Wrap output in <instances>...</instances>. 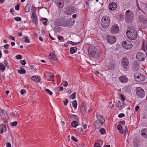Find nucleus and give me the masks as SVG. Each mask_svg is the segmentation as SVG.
Wrapping results in <instances>:
<instances>
[{"label":"nucleus","mask_w":147,"mask_h":147,"mask_svg":"<svg viewBox=\"0 0 147 147\" xmlns=\"http://www.w3.org/2000/svg\"><path fill=\"white\" fill-rule=\"evenodd\" d=\"M126 33L127 37L130 39L134 40L137 36V32L133 28H128Z\"/></svg>","instance_id":"nucleus-1"},{"label":"nucleus","mask_w":147,"mask_h":147,"mask_svg":"<svg viewBox=\"0 0 147 147\" xmlns=\"http://www.w3.org/2000/svg\"><path fill=\"white\" fill-rule=\"evenodd\" d=\"M110 18L109 16H105L103 17L101 22L102 27L104 28H107L110 24Z\"/></svg>","instance_id":"nucleus-2"},{"label":"nucleus","mask_w":147,"mask_h":147,"mask_svg":"<svg viewBox=\"0 0 147 147\" xmlns=\"http://www.w3.org/2000/svg\"><path fill=\"white\" fill-rule=\"evenodd\" d=\"M125 16L126 22L128 23H131L133 21L134 16L132 12L129 10H127L125 12Z\"/></svg>","instance_id":"nucleus-3"},{"label":"nucleus","mask_w":147,"mask_h":147,"mask_svg":"<svg viewBox=\"0 0 147 147\" xmlns=\"http://www.w3.org/2000/svg\"><path fill=\"white\" fill-rule=\"evenodd\" d=\"M97 120L96 121V124L98 125L99 126H101L105 122V120L103 118L102 116L97 115H96Z\"/></svg>","instance_id":"nucleus-4"},{"label":"nucleus","mask_w":147,"mask_h":147,"mask_svg":"<svg viewBox=\"0 0 147 147\" xmlns=\"http://www.w3.org/2000/svg\"><path fill=\"white\" fill-rule=\"evenodd\" d=\"M137 95L140 98L144 97L145 94V92L142 88L140 87H137L136 89Z\"/></svg>","instance_id":"nucleus-5"},{"label":"nucleus","mask_w":147,"mask_h":147,"mask_svg":"<svg viewBox=\"0 0 147 147\" xmlns=\"http://www.w3.org/2000/svg\"><path fill=\"white\" fill-rule=\"evenodd\" d=\"M134 76L136 81L138 82L144 81L145 80L144 76L141 74L138 73L135 74Z\"/></svg>","instance_id":"nucleus-6"},{"label":"nucleus","mask_w":147,"mask_h":147,"mask_svg":"<svg viewBox=\"0 0 147 147\" xmlns=\"http://www.w3.org/2000/svg\"><path fill=\"white\" fill-rule=\"evenodd\" d=\"M122 46L124 48L128 50L132 47V45L131 42L128 41H123L122 44Z\"/></svg>","instance_id":"nucleus-7"},{"label":"nucleus","mask_w":147,"mask_h":147,"mask_svg":"<svg viewBox=\"0 0 147 147\" xmlns=\"http://www.w3.org/2000/svg\"><path fill=\"white\" fill-rule=\"evenodd\" d=\"M119 31V29L117 25L115 24L113 26L110 28V31L112 34H117Z\"/></svg>","instance_id":"nucleus-8"},{"label":"nucleus","mask_w":147,"mask_h":147,"mask_svg":"<svg viewBox=\"0 0 147 147\" xmlns=\"http://www.w3.org/2000/svg\"><path fill=\"white\" fill-rule=\"evenodd\" d=\"M136 58L139 61H143L145 59L146 56L144 53L141 52H139L136 55Z\"/></svg>","instance_id":"nucleus-9"},{"label":"nucleus","mask_w":147,"mask_h":147,"mask_svg":"<svg viewBox=\"0 0 147 147\" xmlns=\"http://www.w3.org/2000/svg\"><path fill=\"white\" fill-rule=\"evenodd\" d=\"M107 39L108 42L111 44H113L115 42L116 38L115 36L108 35L107 37Z\"/></svg>","instance_id":"nucleus-10"},{"label":"nucleus","mask_w":147,"mask_h":147,"mask_svg":"<svg viewBox=\"0 0 147 147\" xmlns=\"http://www.w3.org/2000/svg\"><path fill=\"white\" fill-rule=\"evenodd\" d=\"M122 65L124 67L127 66L129 64V62L127 58L123 57L121 61Z\"/></svg>","instance_id":"nucleus-11"},{"label":"nucleus","mask_w":147,"mask_h":147,"mask_svg":"<svg viewBox=\"0 0 147 147\" xmlns=\"http://www.w3.org/2000/svg\"><path fill=\"white\" fill-rule=\"evenodd\" d=\"M120 81L123 83H125L128 82V79L127 78L125 75L120 76L119 78Z\"/></svg>","instance_id":"nucleus-12"},{"label":"nucleus","mask_w":147,"mask_h":147,"mask_svg":"<svg viewBox=\"0 0 147 147\" xmlns=\"http://www.w3.org/2000/svg\"><path fill=\"white\" fill-rule=\"evenodd\" d=\"M5 112L4 111L2 110L0 107V116L1 117L3 120L6 119Z\"/></svg>","instance_id":"nucleus-13"},{"label":"nucleus","mask_w":147,"mask_h":147,"mask_svg":"<svg viewBox=\"0 0 147 147\" xmlns=\"http://www.w3.org/2000/svg\"><path fill=\"white\" fill-rule=\"evenodd\" d=\"M31 19L32 22H36L37 20V18L36 13L34 12H32L31 17Z\"/></svg>","instance_id":"nucleus-14"},{"label":"nucleus","mask_w":147,"mask_h":147,"mask_svg":"<svg viewBox=\"0 0 147 147\" xmlns=\"http://www.w3.org/2000/svg\"><path fill=\"white\" fill-rule=\"evenodd\" d=\"M86 106L84 103L82 104V107L81 108V112L83 114H84L86 112Z\"/></svg>","instance_id":"nucleus-15"},{"label":"nucleus","mask_w":147,"mask_h":147,"mask_svg":"<svg viewBox=\"0 0 147 147\" xmlns=\"http://www.w3.org/2000/svg\"><path fill=\"white\" fill-rule=\"evenodd\" d=\"M142 135L144 138H147V129H144L141 131Z\"/></svg>","instance_id":"nucleus-16"},{"label":"nucleus","mask_w":147,"mask_h":147,"mask_svg":"<svg viewBox=\"0 0 147 147\" xmlns=\"http://www.w3.org/2000/svg\"><path fill=\"white\" fill-rule=\"evenodd\" d=\"M6 130V127L4 124L1 125L0 126V134L3 133Z\"/></svg>","instance_id":"nucleus-17"},{"label":"nucleus","mask_w":147,"mask_h":147,"mask_svg":"<svg viewBox=\"0 0 147 147\" xmlns=\"http://www.w3.org/2000/svg\"><path fill=\"white\" fill-rule=\"evenodd\" d=\"M31 78L32 80L37 82H39L40 80V76L37 77L36 76H33Z\"/></svg>","instance_id":"nucleus-18"},{"label":"nucleus","mask_w":147,"mask_h":147,"mask_svg":"<svg viewBox=\"0 0 147 147\" xmlns=\"http://www.w3.org/2000/svg\"><path fill=\"white\" fill-rule=\"evenodd\" d=\"M109 8L112 10L115 9V8L116 7V3L113 2V3L111 4H109Z\"/></svg>","instance_id":"nucleus-19"},{"label":"nucleus","mask_w":147,"mask_h":147,"mask_svg":"<svg viewBox=\"0 0 147 147\" xmlns=\"http://www.w3.org/2000/svg\"><path fill=\"white\" fill-rule=\"evenodd\" d=\"M141 49L142 50L145 51V50L147 49V45L144 41H143V44L142 45Z\"/></svg>","instance_id":"nucleus-20"},{"label":"nucleus","mask_w":147,"mask_h":147,"mask_svg":"<svg viewBox=\"0 0 147 147\" xmlns=\"http://www.w3.org/2000/svg\"><path fill=\"white\" fill-rule=\"evenodd\" d=\"M49 56L51 57L49 59L53 61H55L57 60V59L53 53H51L49 55Z\"/></svg>","instance_id":"nucleus-21"},{"label":"nucleus","mask_w":147,"mask_h":147,"mask_svg":"<svg viewBox=\"0 0 147 147\" xmlns=\"http://www.w3.org/2000/svg\"><path fill=\"white\" fill-rule=\"evenodd\" d=\"M91 53L92 56L95 58H97L99 56L98 54L95 51H92Z\"/></svg>","instance_id":"nucleus-22"},{"label":"nucleus","mask_w":147,"mask_h":147,"mask_svg":"<svg viewBox=\"0 0 147 147\" xmlns=\"http://www.w3.org/2000/svg\"><path fill=\"white\" fill-rule=\"evenodd\" d=\"M77 48L75 47H72L70 49V52L71 54H73L75 53L76 52V50Z\"/></svg>","instance_id":"nucleus-23"},{"label":"nucleus","mask_w":147,"mask_h":147,"mask_svg":"<svg viewBox=\"0 0 147 147\" xmlns=\"http://www.w3.org/2000/svg\"><path fill=\"white\" fill-rule=\"evenodd\" d=\"M10 115L12 117H18V115L17 112L16 111H13L10 113Z\"/></svg>","instance_id":"nucleus-24"},{"label":"nucleus","mask_w":147,"mask_h":147,"mask_svg":"<svg viewBox=\"0 0 147 147\" xmlns=\"http://www.w3.org/2000/svg\"><path fill=\"white\" fill-rule=\"evenodd\" d=\"M115 67V63H112L110 64L108 66V68L109 69H114Z\"/></svg>","instance_id":"nucleus-25"},{"label":"nucleus","mask_w":147,"mask_h":147,"mask_svg":"<svg viewBox=\"0 0 147 147\" xmlns=\"http://www.w3.org/2000/svg\"><path fill=\"white\" fill-rule=\"evenodd\" d=\"M78 125V122L77 121H73L71 123V125L72 127H76Z\"/></svg>","instance_id":"nucleus-26"},{"label":"nucleus","mask_w":147,"mask_h":147,"mask_svg":"<svg viewBox=\"0 0 147 147\" xmlns=\"http://www.w3.org/2000/svg\"><path fill=\"white\" fill-rule=\"evenodd\" d=\"M0 69L2 70L3 72L5 69V67L4 65L2 64H0Z\"/></svg>","instance_id":"nucleus-27"},{"label":"nucleus","mask_w":147,"mask_h":147,"mask_svg":"<svg viewBox=\"0 0 147 147\" xmlns=\"http://www.w3.org/2000/svg\"><path fill=\"white\" fill-rule=\"evenodd\" d=\"M72 105H73V107L76 109L77 107V102H76V100H74L73 102H72Z\"/></svg>","instance_id":"nucleus-28"},{"label":"nucleus","mask_w":147,"mask_h":147,"mask_svg":"<svg viewBox=\"0 0 147 147\" xmlns=\"http://www.w3.org/2000/svg\"><path fill=\"white\" fill-rule=\"evenodd\" d=\"M100 131L102 135L105 134H106V131L104 129L101 128L100 129Z\"/></svg>","instance_id":"nucleus-29"},{"label":"nucleus","mask_w":147,"mask_h":147,"mask_svg":"<svg viewBox=\"0 0 147 147\" xmlns=\"http://www.w3.org/2000/svg\"><path fill=\"white\" fill-rule=\"evenodd\" d=\"M24 39L25 40L24 42H27V43H29L30 42V39L27 36H24Z\"/></svg>","instance_id":"nucleus-30"},{"label":"nucleus","mask_w":147,"mask_h":147,"mask_svg":"<svg viewBox=\"0 0 147 147\" xmlns=\"http://www.w3.org/2000/svg\"><path fill=\"white\" fill-rule=\"evenodd\" d=\"M76 92L73 93L69 97L70 98L72 99H74L75 98L76 96Z\"/></svg>","instance_id":"nucleus-31"},{"label":"nucleus","mask_w":147,"mask_h":147,"mask_svg":"<svg viewBox=\"0 0 147 147\" xmlns=\"http://www.w3.org/2000/svg\"><path fill=\"white\" fill-rule=\"evenodd\" d=\"M25 72V70L24 69H22L18 71V73L20 74H24Z\"/></svg>","instance_id":"nucleus-32"},{"label":"nucleus","mask_w":147,"mask_h":147,"mask_svg":"<svg viewBox=\"0 0 147 147\" xmlns=\"http://www.w3.org/2000/svg\"><path fill=\"white\" fill-rule=\"evenodd\" d=\"M57 4L59 7L61 8L63 6V2L61 3V2H60L58 3H57Z\"/></svg>","instance_id":"nucleus-33"},{"label":"nucleus","mask_w":147,"mask_h":147,"mask_svg":"<svg viewBox=\"0 0 147 147\" xmlns=\"http://www.w3.org/2000/svg\"><path fill=\"white\" fill-rule=\"evenodd\" d=\"M62 82L63 84V86L65 87H66L68 85L67 82L65 80H63L62 81Z\"/></svg>","instance_id":"nucleus-34"},{"label":"nucleus","mask_w":147,"mask_h":147,"mask_svg":"<svg viewBox=\"0 0 147 147\" xmlns=\"http://www.w3.org/2000/svg\"><path fill=\"white\" fill-rule=\"evenodd\" d=\"M17 123L16 121H14L10 123V125L12 126H15L16 125Z\"/></svg>","instance_id":"nucleus-35"},{"label":"nucleus","mask_w":147,"mask_h":147,"mask_svg":"<svg viewBox=\"0 0 147 147\" xmlns=\"http://www.w3.org/2000/svg\"><path fill=\"white\" fill-rule=\"evenodd\" d=\"M14 19L16 21H21V18L19 17H15Z\"/></svg>","instance_id":"nucleus-36"},{"label":"nucleus","mask_w":147,"mask_h":147,"mask_svg":"<svg viewBox=\"0 0 147 147\" xmlns=\"http://www.w3.org/2000/svg\"><path fill=\"white\" fill-rule=\"evenodd\" d=\"M16 58L18 59H21L22 58V56L20 55H18L15 57Z\"/></svg>","instance_id":"nucleus-37"},{"label":"nucleus","mask_w":147,"mask_h":147,"mask_svg":"<svg viewBox=\"0 0 147 147\" xmlns=\"http://www.w3.org/2000/svg\"><path fill=\"white\" fill-rule=\"evenodd\" d=\"M45 91L50 95H52L53 94L52 92L48 89H45Z\"/></svg>","instance_id":"nucleus-38"},{"label":"nucleus","mask_w":147,"mask_h":147,"mask_svg":"<svg viewBox=\"0 0 147 147\" xmlns=\"http://www.w3.org/2000/svg\"><path fill=\"white\" fill-rule=\"evenodd\" d=\"M68 100L67 99H65V101H63V102L65 105H66L68 102Z\"/></svg>","instance_id":"nucleus-39"},{"label":"nucleus","mask_w":147,"mask_h":147,"mask_svg":"<svg viewBox=\"0 0 147 147\" xmlns=\"http://www.w3.org/2000/svg\"><path fill=\"white\" fill-rule=\"evenodd\" d=\"M117 129L119 130H121L122 129V126L120 125H118L117 126Z\"/></svg>","instance_id":"nucleus-40"},{"label":"nucleus","mask_w":147,"mask_h":147,"mask_svg":"<svg viewBox=\"0 0 147 147\" xmlns=\"http://www.w3.org/2000/svg\"><path fill=\"white\" fill-rule=\"evenodd\" d=\"M20 63L23 65H25L26 64V61L25 60H21L20 61Z\"/></svg>","instance_id":"nucleus-41"},{"label":"nucleus","mask_w":147,"mask_h":147,"mask_svg":"<svg viewBox=\"0 0 147 147\" xmlns=\"http://www.w3.org/2000/svg\"><path fill=\"white\" fill-rule=\"evenodd\" d=\"M19 4H17L15 7V9L17 10H18L19 9Z\"/></svg>","instance_id":"nucleus-42"},{"label":"nucleus","mask_w":147,"mask_h":147,"mask_svg":"<svg viewBox=\"0 0 147 147\" xmlns=\"http://www.w3.org/2000/svg\"><path fill=\"white\" fill-rule=\"evenodd\" d=\"M100 144L98 142H96L94 144V147H100Z\"/></svg>","instance_id":"nucleus-43"},{"label":"nucleus","mask_w":147,"mask_h":147,"mask_svg":"<svg viewBox=\"0 0 147 147\" xmlns=\"http://www.w3.org/2000/svg\"><path fill=\"white\" fill-rule=\"evenodd\" d=\"M26 91L25 90L23 89L22 90L20 91V93L21 94L23 95L25 93Z\"/></svg>","instance_id":"nucleus-44"},{"label":"nucleus","mask_w":147,"mask_h":147,"mask_svg":"<svg viewBox=\"0 0 147 147\" xmlns=\"http://www.w3.org/2000/svg\"><path fill=\"white\" fill-rule=\"evenodd\" d=\"M125 116V115L123 113H121L119 115L118 117L119 118H122Z\"/></svg>","instance_id":"nucleus-45"},{"label":"nucleus","mask_w":147,"mask_h":147,"mask_svg":"<svg viewBox=\"0 0 147 147\" xmlns=\"http://www.w3.org/2000/svg\"><path fill=\"white\" fill-rule=\"evenodd\" d=\"M58 39L59 40H62V41H63V38L62 36H58Z\"/></svg>","instance_id":"nucleus-46"},{"label":"nucleus","mask_w":147,"mask_h":147,"mask_svg":"<svg viewBox=\"0 0 147 147\" xmlns=\"http://www.w3.org/2000/svg\"><path fill=\"white\" fill-rule=\"evenodd\" d=\"M6 146L7 147H11V145L9 142H7L6 144Z\"/></svg>","instance_id":"nucleus-47"},{"label":"nucleus","mask_w":147,"mask_h":147,"mask_svg":"<svg viewBox=\"0 0 147 147\" xmlns=\"http://www.w3.org/2000/svg\"><path fill=\"white\" fill-rule=\"evenodd\" d=\"M71 139L74 141L77 142L78 141L77 140L76 138L74 136H72L71 137Z\"/></svg>","instance_id":"nucleus-48"},{"label":"nucleus","mask_w":147,"mask_h":147,"mask_svg":"<svg viewBox=\"0 0 147 147\" xmlns=\"http://www.w3.org/2000/svg\"><path fill=\"white\" fill-rule=\"evenodd\" d=\"M54 76L53 75H51L50 76V80L49 79H48L47 80H48V81H53V80H52V79H53V78Z\"/></svg>","instance_id":"nucleus-49"},{"label":"nucleus","mask_w":147,"mask_h":147,"mask_svg":"<svg viewBox=\"0 0 147 147\" xmlns=\"http://www.w3.org/2000/svg\"><path fill=\"white\" fill-rule=\"evenodd\" d=\"M121 99L123 101H124L125 100V98L124 97L123 95L121 94L120 96Z\"/></svg>","instance_id":"nucleus-50"},{"label":"nucleus","mask_w":147,"mask_h":147,"mask_svg":"<svg viewBox=\"0 0 147 147\" xmlns=\"http://www.w3.org/2000/svg\"><path fill=\"white\" fill-rule=\"evenodd\" d=\"M9 45L8 44H6L4 46L5 48L8 49V48Z\"/></svg>","instance_id":"nucleus-51"},{"label":"nucleus","mask_w":147,"mask_h":147,"mask_svg":"<svg viewBox=\"0 0 147 147\" xmlns=\"http://www.w3.org/2000/svg\"><path fill=\"white\" fill-rule=\"evenodd\" d=\"M139 106H138V105H137L136 106V107H135V111H138V110L139 109Z\"/></svg>","instance_id":"nucleus-52"},{"label":"nucleus","mask_w":147,"mask_h":147,"mask_svg":"<svg viewBox=\"0 0 147 147\" xmlns=\"http://www.w3.org/2000/svg\"><path fill=\"white\" fill-rule=\"evenodd\" d=\"M68 43H69L71 44V45H74V42H72V41H69L68 42H67Z\"/></svg>","instance_id":"nucleus-53"},{"label":"nucleus","mask_w":147,"mask_h":147,"mask_svg":"<svg viewBox=\"0 0 147 147\" xmlns=\"http://www.w3.org/2000/svg\"><path fill=\"white\" fill-rule=\"evenodd\" d=\"M4 63L5 66H6V67H8L7 66H8V65L7 62L6 60H5L4 61Z\"/></svg>","instance_id":"nucleus-54"},{"label":"nucleus","mask_w":147,"mask_h":147,"mask_svg":"<svg viewBox=\"0 0 147 147\" xmlns=\"http://www.w3.org/2000/svg\"><path fill=\"white\" fill-rule=\"evenodd\" d=\"M147 22V20L146 19H143V20L142 22L144 24L146 23Z\"/></svg>","instance_id":"nucleus-55"},{"label":"nucleus","mask_w":147,"mask_h":147,"mask_svg":"<svg viewBox=\"0 0 147 147\" xmlns=\"http://www.w3.org/2000/svg\"><path fill=\"white\" fill-rule=\"evenodd\" d=\"M59 90H60V91H62L63 90V88L62 87H61V86H60V87H59Z\"/></svg>","instance_id":"nucleus-56"},{"label":"nucleus","mask_w":147,"mask_h":147,"mask_svg":"<svg viewBox=\"0 0 147 147\" xmlns=\"http://www.w3.org/2000/svg\"><path fill=\"white\" fill-rule=\"evenodd\" d=\"M109 106L110 108H113L114 107V105L112 104L111 105H109Z\"/></svg>","instance_id":"nucleus-57"},{"label":"nucleus","mask_w":147,"mask_h":147,"mask_svg":"<svg viewBox=\"0 0 147 147\" xmlns=\"http://www.w3.org/2000/svg\"><path fill=\"white\" fill-rule=\"evenodd\" d=\"M14 11V9H10V12H11V13H12V12H13Z\"/></svg>","instance_id":"nucleus-58"},{"label":"nucleus","mask_w":147,"mask_h":147,"mask_svg":"<svg viewBox=\"0 0 147 147\" xmlns=\"http://www.w3.org/2000/svg\"><path fill=\"white\" fill-rule=\"evenodd\" d=\"M87 127V125L86 124L84 125L83 126L84 128V129H86V128Z\"/></svg>","instance_id":"nucleus-59"},{"label":"nucleus","mask_w":147,"mask_h":147,"mask_svg":"<svg viewBox=\"0 0 147 147\" xmlns=\"http://www.w3.org/2000/svg\"><path fill=\"white\" fill-rule=\"evenodd\" d=\"M77 16V15L76 14H74L73 15L72 17L74 18H75Z\"/></svg>","instance_id":"nucleus-60"},{"label":"nucleus","mask_w":147,"mask_h":147,"mask_svg":"<svg viewBox=\"0 0 147 147\" xmlns=\"http://www.w3.org/2000/svg\"><path fill=\"white\" fill-rule=\"evenodd\" d=\"M11 44L12 46H14L15 45V43L14 42H12L11 43Z\"/></svg>","instance_id":"nucleus-61"},{"label":"nucleus","mask_w":147,"mask_h":147,"mask_svg":"<svg viewBox=\"0 0 147 147\" xmlns=\"http://www.w3.org/2000/svg\"><path fill=\"white\" fill-rule=\"evenodd\" d=\"M39 39L41 41H43V39L41 37H39Z\"/></svg>","instance_id":"nucleus-62"},{"label":"nucleus","mask_w":147,"mask_h":147,"mask_svg":"<svg viewBox=\"0 0 147 147\" xmlns=\"http://www.w3.org/2000/svg\"><path fill=\"white\" fill-rule=\"evenodd\" d=\"M5 0H0V3H3L4 2Z\"/></svg>","instance_id":"nucleus-63"},{"label":"nucleus","mask_w":147,"mask_h":147,"mask_svg":"<svg viewBox=\"0 0 147 147\" xmlns=\"http://www.w3.org/2000/svg\"><path fill=\"white\" fill-rule=\"evenodd\" d=\"M3 42L4 43H7V41L6 40L4 39L3 40Z\"/></svg>","instance_id":"nucleus-64"}]
</instances>
